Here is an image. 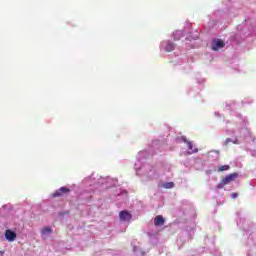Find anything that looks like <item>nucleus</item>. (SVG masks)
I'll return each mask as SVG.
<instances>
[{
  "label": "nucleus",
  "mask_w": 256,
  "mask_h": 256,
  "mask_svg": "<svg viewBox=\"0 0 256 256\" xmlns=\"http://www.w3.org/2000/svg\"><path fill=\"white\" fill-rule=\"evenodd\" d=\"M66 193H71V189L67 188V187H61L60 189L56 190L51 197H53L54 199L57 197H63V195H65Z\"/></svg>",
  "instance_id": "nucleus-1"
},
{
  "label": "nucleus",
  "mask_w": 256,
  "mask_h": 256,
  "mask_svg": "<svg viewBox=\"0 0 256 256\" xmlns=\"http://www.w3.org/2000/svg\"><path fill=\"white\" fill-rule=\"evenodd\" d=\"M181 140L184 143H186V145H188V149H189L188 153H189V155H193V153H197V151H199L197 148H193V142L187 140V137L182 136Z\"/></svg>",
  "instance_id": "nucleus-2"
},
{
  "label": "nucleus",
  "mask_w": 256,
  "mask_h": 256,
  "mask_svg": "<svg viewBox=\"0 0 256 256\" xmlns=\"http://www.w3.org/2000/svg\"><path fill=\"white\" fill-rule=\"evenodd\" d=\"M237 177H238L237 173L229 174L222 179L221 185H229V183H231V181H235V179H237Z\"/></svg>",
  "instance_id": "nucleus-3"
},
{
  "label": "nucleus",
  "mask_w": 256,
  "mask_h": 256,
  "mask_svg": "<svg viewBox=\"0 0 256 256\" xmlns=\"http://www.w3.org/2000/svg\"><path fill=\"white\" fill-rule=\"evenodd\" d=\"M5 239H6V241H9L11 243V242L15 241V239H17V233L8 229L5 231Z\"/></svg>",
  "instance_id": "nucleus-4"
},
{
  "label": "nucleus",
  "mask_w": 256,
  "mask_h": 256,
  "mask_svg": "<svg viewBox=\"0 0 256 256\" xmlns=\"http://www.w3.org/2000/svg\"><path fill=\"white\" fill-rule=\"evenodd\" d=\"M119 217L121 221H131V219H133V215L127 210L121 211Z\"/></svg>",
  "instance_id": "nucleus-5"
},
{
  "label": "nucleus",
  "mask_w": 256,
  "mask_h": 256,
  "mask_svg": "<svg viewBox=\"0 0 256 256\" xmlns=\"http://www.w3.org/2000/svg\"><path fill=\"white\" fill-rule=\"evenodd\" d=\"M223 47H225V42H223L221 39H218L214 42L212 49L213 51H219V49H223Z\"/></svg>",
  "instance_id": "nucleus-6"
},
{
  "label": "nucleus",
  "mask_w": 256,
  "mask_h": 256,
  "mask_svg": "<svg viewBox=\"0 0 256 256\" xmlns=\"http://www.w3.org/2000/svg\"><path fill=\"white\" fill-rule=\"evenodd\" d=\"M154 225L155 227H161L162 225H165V218H163L161 215H157L154 218Z\"/></svg>",
  "instance_id": "nucleus-7"
},
{
  "label": "nucleus",
  "mask_w": 256,
  "mask_h": 256,
  "mask_svg": "<svg viewBox=\"0 0 256 256\" xmlns=\"http://www.w3.org/2000/svg\"><path fill=\"white\" fill-rule=\"evenodd\" d=\"M165 51L171 53V51H175V44L173 42H166L164 46Z\"/></svg>",
  "instance_id": "nucleus-8"
},
{
  "label": "nucleus",
  "mask_w": 256,
  "mask_h": 256,
  "mask_svg": "<svg viewBox=\"0 0 256 256\" xmlns=\"http://www.w3.org/2000/svg\"><path fill=\"white\" fill-rule=\"evenodd\" d=\"M173 35H174V40L179 41L181 37H183V32L180 30H177L173 33Z\"/></svg>",
  "instance_id": "nucleus-9"
},
{
  "label": "nucleus",
  "mask_w": 256,
  "mask_h": 256,
  "mask_svg": "<svg viewBox=\"0 0 256 256\" xmlns=\"http://www.w3.org/2000/svg\"><path fill=\"white\" fill-rule=\"evenodd\" d=\"M231 169V167L229 165H223L218 167V173H221L223 171H229Z\"/></svg>",
  "instance_id": "nucleus-10"
},
{
  "label": "nucleus",
  "mask_w": 256,
  "mask_h": 256,
  "mask_svg": "<svg viewBox=\"0 0 256 256\" xmlns=\"http://www.w3.org/2000/svg\"><path fill=\"white\" fill-rule=\"evenodd\" d=\"M42 235H48L49 233H53L51 227H44L41 231Z\"/></svg>",
  "instance_id": "nucleus-11"
},
{
  "label": "nucleus",
  "mask_w": 256,
  "mask_h": 256,
  "mask_svg": "<svg viewBox=\"0 0 256 256\" xmlns=\"http://www.w3.org/2000/svg\"><path fill=\"white\" fill-rule=\"evenodd\" d=\"M175 187V183L173 182H168L164 184V189H173Z\"/></svg>",
  "instance_id": "nucleus-12"
},
{
  "label": "nucleus",
  "mask_w": 256,
  "mask_h": 256,
  "mask_svg": "<svg viewBox=\"0 0 256 256\" xmlns=\"http://www.w3.org/2000/svg\"><path fill=\"white\" fill-rule=\"evenodd\" d=\"M229 143H231L230 138L226 139V141H225V145H229Z\"/></svg>",
  "instance_id": "nucleus-13"
},
{
  "label": "nucleus",
  "mask_w": 256,
  "mask_h": 256,
  "mask_svg": "<svg viewBox=\"0 0 256 256\" xmlns=\"http://www.w3.org/2000/svg\"><path fill=\"white\" fill-rule=\"evenodd\" d=\"M233 199H237V193L232 194Z\"/></svg>",
  "instance_id": "nucleus-14"
},
{
  "label": "nucleus",
  "mask_w": 256,
  "mask_h": 256,
  "mask_svg": "<svg viewBox=\"0 0 256 256\" xmlns=\"http://www.w3.org/2000/svg\"><path fill=\"white\" fill-rule=\"evenodd\" d=\"M221 187H223V186H221V184H219V185H218V189H221Z\"/></svg>",
  "instance_id": "nucleus-15"
},
{
  "label": "nucleus",
  "mask_w": 256,
  "mask_h": 256,
  "mask_svg": "<svg viewBox=\"0 0 256 256\" xmlns=\"http://www.w3.org/2000/svg\"><path fill=\"white\" fill-rule=\"evenodd\" d=\"M3 253H5V252H3V251H0V255H3Z\"/></svg>",
  "instance_id": "nucleus-16"
}]
</instances>
